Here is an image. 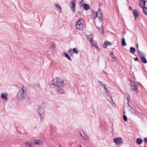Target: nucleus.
Listing matches in <instances>:
<instances>
[{"label": "nucleus", "instance_id": "1", "mask_svg": "<svg viewBox=\"0 0 147 147\" xmlns=\"http://www.w3.org/2000/svg\"><path fill=\"white\" fill-rule=\"evenodd\" d=\"M26 88L24 86L19 89L16 98L19 100L22 101L25 100L26 96Z\"/></svg>", "mask_w": 147, "mask_h": 147}, {"label": "nucleus", "instance_id": "2", "mask_svg": "<svg viewBox=\"0 0 147 147\" xmlns=\"http://www.w3.org/2000/svg\"><path fill=\"white\" fill-rule=\"evenodd\" d=\"M64 85V82L63 80H60L58 79H55L52 80V84L51 85H55L58 88H61Z\"/></svg>", "mask_w": 147, "mask_h": 147}, {"label": "nucleus", "instance_id": "3", "mask_svg": "<svg viewBox=\"0 0 147 147\" xmlns=\"http://www.w3.org/2000/svg\"><path fill=\"white\" fill-rule=\"evenodd\" d=\"M83 20L82 18L79 19L77 22L76 25V28L79 30L83 29L85 27L83 24Z\"/></svg>", "mask_w": 147, "mask_h": 147}, {"label": "nucleus", "instance_id": "4", "mask_svg": "<svg viewBox=\"0 0 147 147\" xmlns=\"http://www.w3.org/2000/svg\"><path fill=\"white\" fill-rule=\"evenodd\" d=\"M141 1L140 3V6L143 9L144 13L147 15V8L145 7L146 2L145 0H141Z\"/></svg>", "mask_w": 147, "mask_h": 147}, {"label": "nucleus", "instance_id": "5", "mask_svg": "<svg viewBox=\"0 0 147 147\" xmlns=\"http://www.w3.org/2000/svg\"><path fill=\"white\" fill-rule=\"evenodd\" d=\"M37 112L40 117L41 120H43V118L45 115V111L42 108H39L37 110Z\"/></svg>", "mask_w": 147, "mask_h": 147}, {"label": "nucleus", "instance_id": "6", "mask_svg": "<svg viewBox=\"0 0 147 147\" xmlns=\"http://www.w3.org/2000/svg\"><path fill=\"white\" fill-rule=\"evenodd\" d=\"M69 5L72 12L74 13L75 12L76 8L75 0H71V1L69 3Z\"/></svg>", "mask_w": 147, "mask_h": 147}, {"label": "nucleus", "instance_id": "7", "mask_svg": "<svg viewBox=\"0 0 147 147\" xmlns=\"http://www.w3.org/2000/svg\"><path fill=\"white\" fill-rule=\"evenodd\" d=\"M131 90L133 92H137L138 90L135 82L131 83Z\"/></svg>", "mask_w": 147, "mask_h": 147}, {"label": "nucleus", "instance_id": "8", "mask_svg": "<svg viewBox=\"0 0 147 147\" xmlns=\"http://www.w3.org/2000/svg\"><path fill=\"white\" fill-rule=\"evenodd\" d=\"M113 142L116 144H120L123 141L122 139L120 137L114 138L113 139Z\"/></svg>", "mask_w": 147, "mask_h": 147}, {"label": "nucleus", "instance_id": "9", "mask_svg": "<svg viewBox=\"0 0 147 147\" xmlns=\"http://www.w3.org/2000/svg\"><path fill=\"white\" fill-rule=\"evenodd\" d=\"M35 144L38 145H41L43 143V141L38 140H33Z\"/></svg>", "mask_w": 147, "mask_h": 147}, {"label": "nucleus", "instance_id": "10", "mask_svg": "<svg viewBox=\"0 0 147 147\" xmlns=\"http://www.w3.org/2000/svg\"><path fill=\"white\" fill-rule=\"evenodd\" d=\"M138 13V11L137 10H134L133 13L135 18H136L139 16Z\"/></svg>", "mask_w": 147, "mask_h": 147}, {"label": "nucleus", "instance_id": "11", "mask_svg": "<svg viewBox=\"0 0 147 147\" xmlns=\"http://www.w3.org/2000/svg\"><path fill=\"white\" fill-rule=\"evenodd\" d=\"M93 35L92 34H90L87 36V39L88 40L91 41L92 43V40L93 39Z\"/></svg>", "mask_w": 147, "mask_h": 147}, {"label": "nucleus", "instance_id": "12", "mask_svg": "<svg viewBox=\"0 0 147 147\" xmlns=\"http://www.w3.org/2000/svg\"><path fill=\"white\" fill-rule=\"evenodd\" d=\"M83 9L85 10H88L90 9L89 5L86 3L83 4Z\"/></svg>", "mask_w": 147, "mask_h": 147}, {"label": "nucleus", "instance_id": "13", "mask_svg": "<svg viewBox=\"0 0 147 147\" xmlns=\"http://www.w3.org/2000/svg\"><path fill=\"white\" fill-rule=\"evenodd\" d=\"M6 96H7L5 94L3 93L1 94V97L3 100L5 101H7V97Z\"/></svg>", "mask_w": 147, "mask_h": 147}, {"label": "nucleus", "instance_id": "14", "mask_svg": "<svg viewBox=\"0 0 147 147\" xmlns=\"http://www.w3.org/2000/svg\"><path fill=\"white\" fill-rule=\"evenodd\" d=\"M61 88H59L57 89V91L60 94H63L64 93L65 91Z\"/></svg>", "mask_w": 147, "mask_h": 147}, {"label": "nucleus", "instance_id": "15", "mask_svg": "<svg viewBox=\"0 0 147 147\" xmlns=\"http://www.w3.org/2000/svg\"><path fill=\"white\" fill-rule=\"evenodd\" d=\"M104 28L102 25V26H100V27L99 28V30L100 32V33L101 34L104 33Z\"/></svg>", "mask_w": 147, "mask_h": 147}, {"label": "nucleus", "instance_id": "16", "mask_svg": "<svg viewBox=\"0 0 147 147\" xmlns=\"http://www.w3.org/2000/svg\"><path fill=\"white\" fill-rule=\"evenodd\" d=\"M63 53L65 55V57L68 60L71 61V59L69 55L66 52H63Z\"/></svg>", "mask_w": 147, "mask_h": 147}, {"label": "nucleus", "instance_id": "17", "mask_svg": "<svg viewBox=\"0 0 147 147\" xmlns=\"http://www.w3.org/2000/svg\"><path fill=\"white\" fill-rule=\"evenodd\" d=\"M140 58L142 61L143 63H147V60H146L145 57H141Z\"/></svg>", "mask_w": 147, "mask_h": 147}, {"label": "nucleus", "instance_id": "18", "mask_svg": "<svg viewBox=\"0 0 147 147\" xmlns=\"http://www.w3.org/2000/svg\"><path fill=\"white\" fill-rule=\"evenodd\" d=\"M142 142V140L140 138H139L136 139V142L138 144H141Z\"/></svg>", "mask_w": 147, "mask_h": 147}, {"label": "nucleus", "instance_id": "19", "mask_svg": "<svg viewBox=\"0 0 147 147\" xmlns=\"http://www.w3.org/2000/svg\"><path fill=\"white\" fill-rule=\"evenodd\" d=\"M26 146L29 147H31L32 145V143H30L29 142H24Z\"/></svg>", "mask_w": 147, "mask_h": 147}, {"label": "nucleus", "instance_id": "20", "mask_svg": "<svg viewBox=\"0 0 147 147\" xmlns=\"http://www.w3.org/2000/svg\"><path fill=\"white\" fill-rule=\"evenodd\" d=\"M121 45L123 46H126L127 44L126 43L125 39L124 38H123L122 40Z\"/></svg>", "mask_w": 147, "mask_h": 147}, {"label": "nucleus", "instance_id": "21", "mask_svg": "<svg viewBox=\"0 0 147 147\" xmlns=\"http://www.w3.org/2000/svg\"><path fill=\"white\" fill-rule=\"evenodd\" d=\"M130 52L131 53H134L136 51V49L133 47H131L130 48Z\"/></svg>", "mask_w": 147, "mask_h": 147}, {"label": "nucleus", "instance_id": "22", "mask_svg": "<svg viewBox=\"0 0 147 147\" xmlns=\"http://www.w3.org/2000/svg\"><path fill=\"white\" fill-rule=\"evenodd\" d=\"M67 53H69L71 56H72L74 54V53L73 52V51H72V49H69Z\"/></svg>", "mask_w": 147, "mask_h": 147}, {"label": "nucleus", "instance_id": "23", "mask_svg": "<svg viewBox=\"0 0 147 147\" xmlns=\"http://www.w3.org/2000/svg\"><path fill=\"white\" fill-rule=\"evenodd\" d=\"M83 132L84 133V136L82 138H83L84 140H88V136L85 134L83 131Z\"/></svg>", "mask_w": 147, "mask_h": 147}, {"label": "nucleus", "instance_id": "24", "mask_svg": "<svg viewBox=\"0 0 147 147\" xmlns=\"http://www.w3.org/2000/svg\"><path fill=\"white\" fill-rule=\"evenodd\" d=\"M131 113H132V114L134 115H136V113L135 112L134 109L131 107Z\"/></svg>", "mask_w": 147, "mask_h": 147}, {"label": "nucleus", "instance_id": "25", "mask_svg": "<svg viewBox=\"0 0 147 147\" xmlns=\"http://www.w3.org/2000/svg\"><path fill=\"white\" fill-rule=\"evenodd\" d=\"M72 50L73 53H74L76 54H78V52L76 48H74L73 49H72Z\"/></svg>", "mask_w": 147, "mask_h": 147}, {"label": "nucleus", "instance_id": "26", "mask_svg": "<svg viewBox=\"0 0 147 147\" xmlns=\"http://www.w3.org/2000/svg\"><path fill=\"white\" fill-rule=\"evenodd\" d=\"M93 12H92V13H93V12L94 13V14H93V15L94 16V17L95 18L96 17H98V15L97 14V13L96 12H95L93 10H92Z\"/></svg>", "mask_w": 147, "mask_h": 147}, {"label": "nucleus", "instance_id": "27", "mask_svg": "<svg viewBox=\"0 0 147 147\" xmlns=\"http://www.w3.org/2000/svg\"><path fill=\"white\" fill-rule=\"evenodd\" d=\"M144 55V53L143 52L141 51L139 54H138V55L141 58V57H143V55Z\"/></svg>", "mask_w": 147, "mask_h": 147}, {"label": "nucleus", "instance_id": "28", "mask_svg": "<svg viewBox=\"0 0 147 147\" xmlns=\"http://www.w3.org/2000/svg\"><path fill=\"white\" fill-rule=\"evenodd\" d=\"M123 120L125 121H127V116L125 115H123Z\"/></svg>", "mask_w": 147, "mask_h": 147}, {"label": "nucleus", "instance_id": "29", "mask_svg": "<svg viewBox=\"0 0 147 147\" xmlns=\"http://www.w3.org/2000/svg\"><path fill=\"white\" fill-rule=\"evenodd\" d=\"M116 60V57L115 56H113L111 57V61L113 62H115Z\"/></svg>", "mask_w": 147, "mask_h": 147}, {"label": "nucleus", "instance_id": "30", "mask_svg": "<svg viewBox=\"0 0 147 147\" xmlns=\"http://www.w3.org/2000/svg\"><path fill=\"white\" fill-rule=\"evenodd\" d=\"M98 83L100 84L102 86L104 87H105V85H103V83L102 82L99 81H98Z\"/></svg>", "mask_w": 147, "mask_h": 147}, {"label": "nucleus", "instance_id": "31", "mask_svg": "<svg viewBox=\"0 0 147 147\" xmlns=\"http://www.w3.org/2000/svg\"><path fill=\"white\" fill-rule=\"evenodd\" d=\"M106 42L107 44V45H108L109 46H110L111 45V43L108 41L106 40L105 41Z\"/></svg>", "mask_w": 147, "mask_h": 147}, {"label": "nucleus", "instance_id": "32", "mask_svg": "<svg viewBox=\"0 0 147 147\" xmlns=\"http://www.w3.org/2000/svg\"><path fill=\"white\" fill-rule=\"evenodd\" d=\"M107 44L106 42V41H105V42H104V43L103 45V47L105 49L107 47Z\"/></svg>", "mask_w": 147, "mask_h": 147}, {"label": "nucleus", "instance_id": "33", "mask_svg": "<svg viewBox=\"0 0 147 147\" xmlns=\"http://www.w3.org/2000/svg\"><path fill=\"white\" fill-rule=\"evenodd\" d=\"M97 13L98 15V14L100 15V16H102V13L101 11H98L96 12Z\"/></svg>", "mask_w": 147, "mask_h": 147}, {"label": "nucleus", "instance_id": "34", "mask_svg": "<svg viewBox=\"0 0 147 147\" xmlns=\"http://www.w3.org/2000/svg\"><path fill=\"white\" fill-rule=\"evenodd\" d=\"M84 1L83 0H81V1L80 2V4H81V5H79V6H80L81 7L82 6V4L83 3Z\"/></svg>", "mask_w": 147, "mask_h": 147}, {"label": "nucleus", "instance_id": "35", "mask_svg": "<svg viewBox=\"0 0 147 147\" xmlns=\"http://www.w3.org/2000/svg\"><path fill=\"white\" fill-rule=\"evenodd\" d=\"M100 20V21L101 22L103 20V18H102V16H100V17H98Z\"/></svg>", "mask_w": 147, "mask_h": 147}, {"label": "nucleus", "instance_id": "36", "mask_svg": "<svg viewBox=\"0 0 147 147\" xmlns=\"http://www.w3.org/2000/svg\"><path fill=\"white\" fill-rule=\"evenodd\" d=\"M92 45L93 46H94L97 49L98 48V46L97 44H92Z\"/></svg>", "mask_w": 147, "mask_h": 147}, {"label": "nucleus", "instance_id": "37", "mask_svg": "<svg viewBox=\"0 0 147 147\" xmlns=\"http://www.w3.org/2000/svg\"><path fill=\"white\" fill-rule=\"evenodd\" d=\"M104 88L105 89V91L107 92V93H108V92L109 91V90L107 88H106L105 87H104Z\"/></svg>", "mask_w": 147, "mask_h": 147}, {"label": "nucleus", "instance_id": "38", "mask_svg": "<svg viewBox=\"0 0 147 147\" xmlns=\"http://www.w3.org/2000/svg\"><path fill=\"white\" fill-rule=\"evenodd\" d=\"M125 95V96L127 98V97H129V95L128 93H126L124 94Z\"/></svg>", "mask_w": 147, "mask_h": 147}, {"label": "nucleus", "instance_id": "39", "mask_svg": "<svg viewBox=\"0 0 147 147\" xmlns=\"http://www.w3.org/2000/svg\"><path fill=\"white\" fill-rule=\"evenodd\" d=\"M143 141L144 142L147 143V138H144Z\"/></svg>", "mask_w": 147, "mask_h": 147}, {"label": "nucleus", "instance_id": "40", "mask_svg": "<svg viewBox=\"0 0 147 147\" xmlns=\"http://www.w3.org/2000/svg\"><path fill=\"white\" fill-rule=\"evenodd\" d=\"M134 59V60L135 61H138L139 62H140L139 61H138V59L137 57H136V58Z\"/></svg>", "mask_w": 147, "mask_h": 147}, {"label": "nucleus", "instance_id": "41", "mask_svg": "<svg viewBox=\"0 0 147 147\" xmlns=\"http://www.w3.org/2000/svg\"><path fill=\"white\" fill-rule=\"evenodd\" d=\"M55 6L57 7H58V6H59V5L57 3H55Z\"/></svg>", "mask_w": 147, "mask_h": 147}, {"label": "nucleus", "instance_id": "42", "mask_svg": "<svg viewBox=\"0 0 147 147\" xmlns=\"http://www.w3.org/2000/svg\"><path fill=\"white\" fill-rule=\"evenodd\" d=\"M141 52L140 50H139L138 49H137V52L138 53V55L139 54V53Z\"/></svg>", "mask_w": 147, "mask_h": 147}, {"label": "nucleus", "instance_id": "43", "mask_svg": "<svg viewBox=\"0 0 147 147\" xmlns=\"http://www.w3.org/2000/svg\"><path fill=\"white\" fill-rule=\"evenodd\" d=\"M129 8L130 10H133L131 6H129Z\"/></svg>", "mask_w": 147, "mask_h": 147}, {"label": "nucleus", "instance_id": "44", "mask_svg": "<svg viewBox=\"0 0 147 147\" xmlns=\"http://www.w3.org/2000/svg\"><path fill=\"white\" fill-rule=\"evenodd\" d=\"M136 47L137 48V49H138V43H137V44L136 45Z\"/></svg>", "mask_w": 147, "mask_h": 147}, {"label": "nucleus", "instance_id": "45", "mask_svg": "<svg viewBox=\"0 0 147 147\" xmlns=\"http://www.w3.org/2000/svg\"><path fill=\"white\" fill-rule=\"evenodd\" d=\"M110 55H113V53L112 52H111L110 53Z\"/></svg>", "mask_w": 147, "mask_h": 147}, {"label": "nucleus", "instance_id": "46", "mask_svg": "<svg viewBox=\"0 0 147 147\" xmlns=\"http://www.w3.org/2000/svg\"><path fill=\"white\" fill-rule=\"evenodd\" d=\"M58 7L59 9H61V6L60 5L59 6H58Z\"/></svg>", "mask_w": 147, "mask_h": 147}, {"label": "nucleus", "instance_id": "47", "mask_svg": "<svg viewBox=\"0 0 147 147\" xmlns=\"http://www.w3.org/2000/svg\"><path fill=\"white\" fill-rule=\"evenodd\" d=\"M31 143H32V145L35 144L34 143V142H33V140L32 142Z\"/></svg>", "mask_w": 147, "mask_h": 147}, {"label": "nucleus", "instance_id": "48", "mask_svg": "<svg viewBox=\"0 0 147 147\" xmlns=\"http://www.w3.org/2000/svg\"><path fill=\"white\" fill-rule=\"evenodd\" d=\"M78 14H79V15H80L81 14V13L80 11H78Z\"/></svg>", "mask_w": 147, "mask_h": 147}, {"label": "nucleus", "instance_id": "49", "mask_svg": "<svg viewBox=\"0 0 147 147\" xmlns=\"http://www.w3.org/2000/svg\"><path fill=\"white\" fill-rule=\"evenodd\" d=\"M101 11V9H100V8H99L98 9V11Z\"/></svg>", "mask_w": 147, "mask_h": 147}, {"label": "nucleus", "instance_id": "50", "mask_svg": "<svg viewBox=\"0 0 147 147\" xmlns=\"http://www.w3.org/2000/svg\"><path fill=\"white\" fill-rule=\"evenodd\" d=\"M80 135L81 136L82 138H83V136H82V133H80Z\"/></svg>", "mask_w": 147, "mask_h": 147}, {"label": "nucleus", "instance_id": "51", "mask_svg": "<svg viewBox=\"0 0 147 147\" xmlns=\"http://www.w3.org/2000/svg\"><path fill=\"white\" fill-rule=\"evenodd\" d=\"M127 104L128 105V106L130 107H131L129 105V102H127Z\"/></svg>", "mask_w": 147, "mask_h": 147}, {"label": "nucleus", "instance_id": "52", "mask_svg": "<svg viewBox=\"0 0 147 147\" xmlns=\"http://www.w3.org/2000/svg\"><path fill=\"white\" fill-rule=\"evenodd\" d=\"M127 100L128 101V102H129V99H127Z\"/></svg>", "mask_w": 147, "mask_h": 147}, {"label": "nucleus", "instance_id": "53", "mask_svg": "<svg viewBox=\"0 0 147 147\" xmlns=\"http://www.w3.org/2000/svg\"><path fill=\"white\" fill-rule=\"evenodd\" d=\"M99 5H102V3H100V4H99Z\"/></svg>", "mask_w": 147, "mask_h": 147}, {"label": "nucleus", "instance_id": "54", "mask_svg": "<svg viewBox=\"0 0 147 147\" xmlns=\"http://www.w3.org/2000/svg\"><path fill=\"white\" fill-rule=\"evenodd\" d=\"M91 44H92H92H95L94 43V42H93V41H92V43L91 42Z\"/></svg>", "mask_w": 147, "mask_h": 147}, {"label": "nucleus", "instance_id": "55", "mask_svg": "<svg viewBox=\"0 0 147 147\" xmlns=\"http://www.w3.org/2000/svg\"><path fill=\"white\" fill-rule=\"evenodd\" d=\"M111 100H112V101L113 102V99H112V98H111Z\"/></svg>", "mask_w": 147, "mask_h": 147}, {"label": "nucleus", "instance_id": "56", "mask_svg": "<svg viewBox=\"0 0 147 147\" xmlns=\"http://www.w3.org/2000/svg\"><path fill=\"white\" fill-rule=\"evenodd\" d=\"M59 147H61V145H59Z\"/></svg>", "mask_w": 147, "mask_h": 147}, {"label": "nucleus", "instance_id": "57", "mask_svg": "<svg viewBox=\"0 0 147 147\" xmlns=\"http://www.w3.org/2000/svg\"><path fill=\"white\" fill-rule=\"evenodd\" d=\"M129 97H127V99H129Z\"/></svg>", "mask_w": 147, "mask_h": 147}, {"label": "nucleus", "instance_id": "58", "mask_svg": "<svg viewBox=\"0 0 147 147\" xmlns=\"http://www.w3.org/2000/svg\"><path fill=\"white\" fill-rule=\"evenodd\" d=\"M62 12V10L61 9H60V12Z\"/></svg>", "mask_w": 147, "mask_h": 147}, {"label": "nucleus", "instance_id": "59", "mask_svg": "<svg viewBox=\"0 0 147 147\" xmlns=\"http://www.w3.org/2000/svg\"><path fill=\"white\" fill-rule=\"evenodd\" d=\"M52 44H53V45H54V44L53 43H52Z\"/></svg>", "mask_w": 147, "mask_h": 147}, {"label": "nucleus", "instance_id": "60", "mask_svg": "<svg viewBox=\"0 0 147 147\" xmlns=\"http://www.w3.org/2000/svg\"><path fill=\"white\" fill-rule=\"evenodd\" d=\"M79 147H82L81 146H80Z\"/></svg>", "mask_w": 147, "mask_h": 147}, {"label": "nucleus", "instance_id": "61", "mask_svg": "<svg viewBox=\"0 0 147 147\" xmlns=\"http://www.w3.org/2000/svg\"><path fill=\"white\" fill-rule=\"evenodd\" d=\"M125 113V112H124L123 113Z\"/></svg>", "mask_w": 147, "mask_h": 147}]
</instances>
